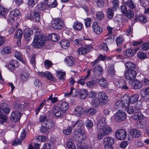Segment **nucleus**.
<instances>
[{"instance_id": "3c124183", "label": "nucleus", "mask_w": 149, "mask_h": 149, "mask_svg": "<svg viewBox=\"0 0 149 149\" xmlns=\"http://www.w3.org/2000/svg\"><path fill=\"white\" fill-rule=\"evenodd\" d=\"M65 75V72H63L61 70L58 71L57 73V76L60 79H61L62 80L64 79V77Z\"/></svg>"}, {"instance_id": "6e6552de", "label": "nucleus", "mask_w": 149, "mask_h": 149, "mask_svg": "<svg viewBox=\"0 0 149 149\" xmlns=\"http://www.w3.org/2000/svg\"><path fill=\"white\" fill-rule=\"evenodd\" d=\"M123 97L126 101V104L128 106L130 104H134L138 100L139 96L138 95L135 94L128 97L126 95H124Z\"/></svg>"}, {"instance_id": "052dcab7", "label": "nucleus", "mask_w": 149, "mask_h": 149, "mask_svg": "<svg viewBox=\"0 0 149 149\" xmlns=\"http://www.w3.org/2000/svg\"><path fill=\"white\" fill-rule=\"evenodd\" d=\"M137 55L138 57L141 59H144L147 57L146 54L142 51L139 52Z\"/></svg>"}, {"instance_id": "13d9d810", "label": "nucleus", "mask_w": 149, "mask_h": 149, "mask_svg": "<svg viewBox=\"0 0 149 149\" xmlns=\"http://www.w3.org/2000/svg\"><path fill=\"white\" fill-rule=\"evenodd\" d=\"M74 43L77 46L81 45L84 44V40L80 38L75 39L74 41Z\"/></svg>"}, {"instance_id": "20e7f679", "label": "nucleus", "mask_w": 149, "mask_h": 149, "mask_svg": "<svg viewBox=\"0 0 149 149\" xmlns=\"http://www.w3.org/2000/svg\"><path fill=\"white\" fill-rule=\"evenodd\" d=\"M54 125L53 121L48 119L45 123H43L40 129V131L42 133H45L49 129L52 128Z\"/></svg>"}, {"instance_id": "412c9836", "label": "nucleus", "mask_w": 149, "mask_h": 149, "mask_svg": "<svg viewBox=\"0 0 149 149\" xmlns=\"http://www.w3.org/2000/svg\"><path fill=\"white\" fill-rule=\"evenodd\" d=\"M103 142L105 146H111L114 143V140L111 137H107L103 139Z\"/></svg>"}, {"instance_id": "de8ad7c7", "label": "nucleus", "mask_w": 149, "mask_h": 149, "mask_svg": "<svg viewBox=\"0 0 149 149\" xmlns=\"http://www.w3.org/2000/svg\"><path fill=\"white\" fill-rule=\"evenodd\" d=\"M124 14L127 17L130 19L132 18L134 16V13L131 10H127L126 13Z\"/></svg>"}, {"instance_id": "cd10ccee", "label": "nucleus", "mask_w": 149, "mask_h": 149, "mask_svg": "<svg viewBox=\"0 0 149 149\" xmlns=\"http://www.w3.org/2000/svg\"><path fill=\"white\" fill-rule=\"evenodd\" d=\"M133 84L131 85L134 89H139L142 87V84L137 79L134 80L133 81Z\"/></svg>"}, {"instance_id": "79ce46f5", "label": "nucleus", "mask_w": 149, "mask_h": 149, "mask_svg": "<svg viewBox=\"0 0 149 149\" xmlns=\"http://www.w3.org/2000/svg\"><path fill=\"white\" fill-rule=\"evenodd\" d=\"M114 15L113 11L111 8H109L107 11V16L109 19L113 18Z\"/></svg>"}, {"instance_id": "6ab92c4d", "label": "nucleus", "mask_w": 149, "mask_h": 149, "mask_svg": "<svg viewBox=\"0 0 149 149\" xmlns=\"http://www.w3.org/2000/svg\"><path fill=\"white\" fill-rule=\"evenodd\" d=\"M92 27L94 32L98 35H100L102 31V29L98 25L96 22H94Z\"/></svg>"}, {"instance_id": "aec40b11", "label": "nucleus", "mask_w": 149, "mask_h": 149, "mask_svg": "<svg viewBox=\"0 0 149 149\" xmlns=\"http://www.w3.org/2000/svg\"><path fill=\"white\" fill-rule=\"evenodd\" d=\"M141 97L144 100H147L149 98V87L143 89L141 92Z\"/></svg>"}, {"instance_id": "f8f14e48", "label": "nucleus", "mask_w": 149, "mask_h": 149, "mask_svg": "<svg viewBox=\"0 0 149 149\" xmlns=\"http://www.w3.org/2000/svg\"><path fill=\"white\" fill-rule=\"evenodd\" d=\"M127 134V132L124 130L120 129L116 132L115 136L117 139L123 140L125 138Z\"/></svg>"}, {"instance_id": "f3484780", "label": "nucleus", "mask_w": 149, "mask_h": 149, "mask_svg": "<svg viewBox=\"0 0 149 149\" xmlns=\"http://www.w3.org/2000/svg\"><path fill=\"white\" fill-rule=\"evenodd\" d=\"M7 104L5 103L1 104L0 106V113L1 114L3 112L6 114H8L10 111V109L7 107Z\"/></svg>"}, {"instance_id": "423d86ee", "label": "nucleus", "mask_w": 149, "mask_h": 149, "mask_svg": "<svg viewBox=\"0 0 149 149\" xmlns=\"http://www.w3.org/2000/svg\"><path fill=\"white\" fill-rule=\"evenodd\" d=\"M52 26L55 29H60L64 26V23L63 20L60 18H56L52 22Z\"/></svg>"}, {"instance_id": "0eeeda50", "label": "nucleus", "mask_w": 149, "mask_h": 149, "mask_svg": "<svg viewBox=\"0 0 149 149\" xmlns=\"http://www.w3.org/2000/svg\"><path fill=\"white\" fill-rule=\"evenodd\" d=\"M27 17L28 19L35 22H39L40 19L39 13L37 11L35 10H33L31 12L28 13L27 14Z\"/></svg>"}, {"instance_id": "f704fd0d", "label": "nucleus", "mask_w": 149, "mask_h": 149, "mask_svg": "<svg viewBox=\"0 0 149 149\" xmlns=\"http://www.w3.org/2000/svg\"><path fill=\"white\" fill-rule=\"evenodd\" d=\"M98 83L101 86L104 88H106L107 86V83L106 79L104 77L98 79Z\"/></svg>"}, {"instance_id": "7c9ffc66", "label": "nucleus", "mask_w": 149, "mask_h": 149, "mask_svg": "<svg viewBox=\"0 0 149 149\" xmlns=\"http://www.w3.org/2000/svg\"><path fill=\"white\" fill-rule=\"evenodd\" d=\"M79 98L81 100L86 98L88 95V91L85 89H81L79 91Z\"/></svg>"}, {"instance_id": "f03ea898", "label": "nucleus", "mask_w": 149, "mask_h": 149, "mask_svg": "<svg viewBox=\"0 0 149 149\" xmlns=\"http://www.w3.org/2000/svg\"><path fill=\"white\" fill-rule=\"evenodd\" d=\"M137 75L136 72L134 70H127L125 73V77L127 79L129 80V84L130 85L133 84V81L136 78Z\"/></svg>"}, {"instance_id": "9b49d317", "label": "nucleus", "mask_w": 149, "mask_h": 149, "mask_svg": "<svg viewBox=\"0 0 149 149\" xmlns=\"http://www.w3.org/2000/svg\"><path fill=\"white\" fill-rule=\"evenodd\" d=\"M53 113L56 117L61 118L63 116L65 112L59 107L54 106L53 107Z\"/></svg>"}, {"instance_id": "c756f323", "label": "nucleus", "mask_w": 149, "mask_h": 149, "mask_svg": "<svg viewBox=\"0 0 149 149\" xmlns=\"http://www.w3.org/2000/svg\"><path fill=\"white\" fill-rule=\"evenodd\" d=\"M45 2L47 5L50 8L55 7L57 5L56 0H45Z\"/></svg>"}, {"instance_id": "473e14b6", "label": "nucleus", "mask_w": 149, "mask_h": 149, "mask_svg": "<svg viewBox=\"0 0 149 149\" xmlns=\"http://www.w3.org/2000/svg\"><path fill=\"white\" fill-rule=\"evenodd\" d=\"M96 110L95 109L91 108L86 109L84 113L89 116H93L96 113Z\"/></svg>"}, {"instance_id": "bb28decb", "label": "nucleus", "mask_w": 149, "mask_h": 149, "mask_svg": "<svg viewBox=\"0 0 149 149\" xmlns=\"http://www.w3.org/2000/svg\"><path fill=\"white\" fill-rule=\"evenodd\" d=\"M84 112L83 108L81 106H78L74 109V114L76 116H80Z\"/></svg>"}, {"instance_id": "b1692460", "label": "nucleus", "mask_w": 149, "mask_h": 149, "mask_svg": "<svg viewBox=\"0 0 149 149\" xmlns=\"http://www.w3.org/2000/svg\"><path fill=\"white\" fill-rule=\"evenodd\" d=\"M30 76V74L28 71L25 70L23 71L21 76V80L23 81H26L29 78Z\"/></svg>"}, {"instance_id": "a211bd4d", "label": "nucleus", "mask_w": 149, "mask_h": 149, "mask_svg": "<svg viewBox=\"0 0 149 149\" xmlns=\"http://www.w3.org/2000/svg\"><path fill=\"white\" fill-rule=\"evenodd\" d=\"M93 70L94 74L97 76L101 75L103 72L102 68L101 66L99 65H96Z\"/></svg>"}, {"instance_id": "680f3d73", "label": "nucleus", "mask_w": 149, "mask_h": 149, "mask_svg": "<svg viewBox=\"0 0 149 149\" xmlns=\"http://www.w3.org/2000/svg\"><path fill=\"white\" fill-rule=\"evenodd\" d=\"M93 124L92 121L91 120L88 119L86 121V127L88 129H91L92 128Z\"/></svg>"}, {"instance_id": "a878e982", "label": "nucleus", "mask_w": 149, "mask_h": 149, "mask_svg": "<svg viewBox=\"0 0 149 149\" xmlns=\"http://www.w3.org/2000/svg\"><path fill=\"white\" fill-rule=\"evenodd\" d=\"M98 131H101L103 134L107 135L111 133L112 130L110 127L105 125L102 128L101 130Z\"/></svg>"}, {"instance_id": "09e8293b", "label": "nucleus", "mask_w": 149, "mask_h": 149, "mask_svg": "<svg viewBox=\"0 0 149 149\" xmlns=\"http://www.w3.org/2000/svg\"><path fill=\"white\" fill-rule=\"evenodd\" d=\"M91 70H89L87 71L86 76L83 79H81L79 80L78 83L82 85H84L85 84V79L90 74Z\"/></svg>"}, {"instance_id": "49530a36", "label": "nucleus", "mask_w": 149, "mask_h": 149, "mask_svg": "<svg viewBox=\"0 0 149 149\" xmlns=\"http://www.w3.org/2000/svg\"><path fill=\"white\" fill-rule=\"evenodd\" d=\"M124 40L122 36H119L116 38V44L118 46L121 45L123 43Z\"/></svg>"}, {"instance_id": "69168bd1", "label": "nucleus", "mask_w": 149, "mask_h": 149, "mask_svg": "<svg viewBox=\"0 0 149 149\" xmlns=\"http://www.w3.org/2000/svg\"><path fill=\"white\" fill-rule=\"evenodd\" d=\"M37 8L41 10H44L46 8L45 4L42 2H39L37 6Z\"/></svg>"}, {"instance_id": "ddd939ff", "label": "nucleus", "mask_w": 149, "mask_h": 149, "mask_svg": "<svg viewBox=\"0 0 149 149\" xmlns=\"http://www.w3.org/2000/svg\"><path fill=\"white\" fill-rule=\"evenodd\" d=\"M32 31L29 28H25L24 30L23 33L24 38L26 41L29 42L32 39L33 34Z\"/></svg>"}, {"instance_id": "dca6fc26", "label": "nucleus", "mask_w": 149, "mask_h": 149, "mask_svg": "<svg viewBox=\"0 0 149 149\" xmlns=\"http://www.w3.org/2000/svg\"><path fill=\"white\" fill-rule=\"evenodd\" d=\"M106 125L105 119L104 117H101L98 120L97 123V129L98 131L101 130L102 128Z\"/></svg>"}, {"instance_id": "2eb2a0df", "label": "nucleus", "mask_w": 149, "mask_h": 149, "mask_svg": "<svg viewBox=\"0 0 149 149\" xmlns=\"http://www.w3.org/2000/svg\"><path fill=\"white\" fill-rule=\"evenodd\" d=\"M21 116V114L19 112L15 111L11 113L10 116V118L12 121L15 122L20 120Z\"/></svg>"}, {"instance_id": "c03bdc74", "label": "nucleus", "mask_w": 149, "mask_h": 149, "mask_svg": "<svg viewBox=\"0 0 149 149\" xmlns=\"http://www.w3.org/2000/svg\"><path fill=\"white\" fill-rule=\"evenodd\" d=\"M119 86H118L120 88L125 89H127L128 88L126 85L127 84L126 82L124 80H122L119 81L118 83Z\"/></svg>"}, {"instance_id": "6e6d98bb", "label": "nucleus", "mask_w": 149, "mask_h": 149, "mask_svg": "<svg viewBox=\"0 0 149 149\" xmlns=\"http://www.w3.org/2000/svg\"><path fill=\"white\" fill-rule=\"evenodd\" d=\"M48 120V119L47 118L46 116L45 115H43L40 116L39 118V121L40 123H41V124L42 125V124L43 123H45Z\"/></svg>"}, {"instance_id": "4468645a", "label": "nucleus", "mask_w": 149, "mask_h": 149, "mask_svg": "<svg viewBox=\"0 0 149 149\" xmlns=\"http://www.w3.org/2000/svg\"><path fill=\"white\" fill-rule=\"evenodd\" d=\"M93 48L91 45H86L84 47L79 48L78 50V52L79 55H82L89 52Z\"/></svg>"}, {"instance_id": "72a5a7b5", "label": "nucleus", "mask_w": 149, "mask_h": 149, "mask_svg": "<svg viewBox=\"0 0 149 149\" xmlns=\"http://www.w3.org/2000/svg\"><path fill=\"white\" fill-rule=\"evenodd\" d=\"M19 66V64L17 60L11 61L8 65V68L12 69L13 68H17Z\"/></svg>"}, {"instance_id": "ea45409f", "label": "nucleus", "mask_w": 149, "mask_h": 149, "mask_svg": "<svg viewBox=\"0 0 149 149\" xmlns=\"http://www.w3.org/2000/svg\"><path fill=\"white\" fill-rule=\"evenodd\" d=\"M15 57L17 59L19 60L24 64L25 63V61L23 59L22 57L21 53L19 52H16L15 53Z\"/></svg>"}, {"instance_id": "393cba45", "label": "nucleus", "mask_w": 149, "mask_h": 149, "mask_svg": "<svg viewBox=\"0 0 149 149\" xmlns=\"http://www.w3.org/2000/svg\"><path fill=\"white\" fill-rule=\"evenodd\" d=\"M64 61L67 65L72 66L74 64V59L72 56H68L65 58Z\"/></svg>"}, {"instance_id": "8fccbe9b", "label": "nucleus", "mask_w": 149, "mask_h": 149, "mask_svg": "<svg viewBox=\"0 0 149 149\" xmlns=\"http://www.w3.org/2000/svg\"><path fill=\"white\" fill-rule=\"evenodd\" d=\"M97 93L95 92L94 91H91L89 92L88 94V97L91 100L96 99Z\"/></svg>"}, {"instance_id": "c85d7f7f", "label": "nucleus", "mask_w": 149, "mask_h": 149, "mask_svg": "<svg viewBox=\"0 0 149 149\" xmlns=\"http://www.w3.org/2000/svg\"><path fill=\"white\" fill-rule=\"evenodd\" d=\"M130 134L133 137L138 138L140 136L141 133L139 130L136 129H133L130 130Z\"/></svg>"}, {"instance_id": "774afa93", "label": "nucleus", "mask_w": 149, "mask_h": 149, "mask_svg": "<svg viewBox=\"0 0 149 149\" xmlns=\"http://www.w3.org/2000/svg\"><path fill=\"white\" fill-rule=\"evenodd\" d=\"M96 17L98 20H101L104 17V14L103 12L100 11L97 13L96 14Z\"/></svg>"}, {"instance_id": "603ef678", "label": "nucleus", "mask_w": 149, "mask_h": 149, "mask_svg": "<svg viewBox=\"0 0 149 149\" xmlns=\"http://www.w3.org/2000/svg\"><path fill=\"white\" fill-rule=\"evenodd\" d=\"M141 49L144 51H147L149 49V42L143 43L141 45Z\"/></svg>"}, {"instance_id": "4c0bfd02", "label": "nucleus", "mask_w": 149, "mask_h": 149, "mask_svg": "<svg viewBox=\"0 0 149 149\" xmlns=\"http://www.w3.org/2000/svg\"><path fill=\"white\" fill-rule=\"evenodd\" d=\"M83 24L79 22H75L73 25V28L75 30H79L82 28Z\"/></svg>"}, {"instance_id": "a19ab883", "label": "nucleus", "mask_w": 149, "mask_h": 149, "mask_svg": "<svg viewBox=\"0 0 149 149\" xmlns=\"http://www.w3.org/2000/svg\"><path fill=\"white\" fill-rule=\"evenodd\" d=\"M91 104L92 106L95 107H98L100 104L98 99L97 98L96 99L91 100Z\"/></svg>"}, {"instance_id": "bf43d9fd", "label": "nucleus", "mask_w": 149, "mask_h": 149, "mask_svg": "<svg viewBox=\"0 0 149 149\" xmlns=\"http://www.w3.org/2000/svg\"><path fill=\"white\" fill-rule=\"evenodd\" d=\"M66 145L68 149H76L75 145L71 141L66 142Z\"/></svg>"}, {"instance_id": "2f4dec72", "label": "nucleus", "mask_w": 149, "mask_h": 149, "mask_svg": "<svg viewBox=\"0 0 149 149\" xmlns=\"http://www.w3.org/2000/svg\"><path fill=\"white\" fill-rule=\"evenodd\" d=\"M132 117L133 119L138 120L142 119L143 118V116L141 112H135L134 114L132 116Z\"/></svg>"}, {"instance_id": "7ed1b4c3", "label": "nucleus", "mask_w": 149, "mask_h": 149, "mask_svg": "<svg viewBox=\"0 0 149 149\" xmlns=\"http://www.w3.org/2000/svg\"><path fill=\"white\" fill-rule=\"evenodd\" d=\"M84 134V130L83 129H78L74 131L73 138L75 141L81 142L85 139V137H83Z\"/></svg>"}, {"instance_id": "0e129e2a", "label": "nucleus", "mask_w": 149, "mask_h": 149, "mask_svg": "<svg viewBox=\"0 0 149 149\" xmlns=\"http://www.w3.org/2000/svg\"><path fill=\"white\" fill-rule=\"evenodd\" d=\"M108 72L111 74L114 75L115 73L114 66L113 65H111L107 69Z\"/></svg>"}, {"instance_id": "9d476101", "label": "nucleus", "mask_w": 149, "mask_h": 149, "mask_svg": "<svg viewBox=\"0 0 149 149\" xmlns=\"http://www.w3.org/2000/svg\"><path fill=\"white\" fill-rule=\"evenodd\" d=\"M123 95L121 97V100H118L116 101L114 105V108L116 109H120L123 108L126 105V101L125 100Z\"/></svg>"}, {"instance_id": "338daca9", "label": "nucleus", "mask_w": 149, "mask_h": 149, "mask_svg": "<svg viewBox=\"0 0 149 149\" xmlns=\"http://www.w3.org/2000/svg\"><path fill=\"white\" fill-rule=\"evenodd\" d=\"M100 49L106 51H107L109 50L108 46L104 42H102L100 46Z\"/></svg>"}, {"instance_id": "c9c22d12", "label": "nucleus", "mask_w": 149, "mask_h": 149, "mask_svg": "<svg viewBox=\"0 0 149 149\" xmlns=\"http://www.w3.org/2000/svg\"><path fill=\"white\" fill-rule=\"evenodd\" d=\"M125 66L126 68L130 70H134L136 67V65L131 62H128L125 63Z\"/></svg>"}, {"instance_id": "58836bf2", "label": "nucleus", "mask_w": 149, "mask_h": 149, "mask_svg": "<svg viewBox=\"0 0 149 149\" xmlns=\"http://www.w3.org/2000/svg\"><path fill=\"white\" fill-rule=\"evenodd\" d=\"M59 107L65 112L69 108L68 104L66 102H63L61 103Z\"/></svg>"}, {"instance_id": "39448f33", "label": "nucleus", "mask_w": 149, "mask_h": 149, "mask_svg": "<svg viewBox=\"0 0 149 149\" xmlns=\"http://www.w3.org/2000/svg\"><path fill=\"white\" fill-rule=\"evenodd\" d=\"M126 117V113L123 111H118L113 115V118L115 121L118 122L125 120Z\"/></svg>"}, {"instance_id": "37998d69", "label": "nucleus", "mask_w": 149, "mask_h": 149, "mask_svg": "<svg viewBox=\"0 0 149 149\" xmlns=\"http://www.w3.org/2000/svg\"><path fill=\"white\" fill-rule=\"evenodd\" d=\"M125 110L129 114H131L134 112V109L132 106L126 105Z\"/></svg>"}, {"instance_id": "5701e85b", "label": "nucleus", "mask_w": 149, "mask_h": 149, "mask_svg": "<svg viewBox=\"0 0 149 149\" xmlns=\"http://www.w3.org/2000/svg\"><path fill=\"white\" fill-rule=\"evenodd\" d=\"M122 2L131 9H134L136 7V5L132 0H123Z\"/></svg>"}, {"instance_id": "e2e57ef3", "label": "nucleus", "mask_w": 149, "mask_h": 149, "mask_svg": "<svg viewBox=\"0 0 149 149\" xmlns=\"http://www.w3.org/2000/svg\"><path fill=\"white\" fill-rule=\"evenodd\" d=\"M135 109V112H137L142 109V106L141 102H137L136 104L134 107Z\"/></svg>"}, {"instance_id": "1a4fd4ad", "label": "nucleus", "mask_w": 149, "mask_h": 149, "mask_svg": "<svg viewBox=\"0 0 149 149\" xmlns=\"http://www.w3.org/2000/svg\"><path fill=\"white\" fill-rule=\"evenodd\" d=\"M98 99L100 104L104 105L108 102L109 99L106 94L104 91H101L98 94Z\"/></svg>"}, {"instance_id": "f257e3e1", "label": "nucleus", "mask_w": 149, "mask_h": 149, "mask_svg": "<svg viewBox=\"0 0 149 149\" xmlns=\"http://www.w3.org/2000/svg\"><path fill=\"white\" fill-rule=\"evenodd\" d=\"M34 37L32 42V46L36 48H40L44 46L46 41L45 37L42 36L39 31L35 30L34 34Z\"/></svg>"}, {"instance_id": "4d7b16f0", "label": "nucleus", "mask_w": 149, "mask_h": 149, "mask_svg": "<svg viewBox=\"0 0 149 149\" xmlns=\"http://www.w3.org/2000/svg\"><path fill=\"white\" fill-rule=\"evenodd\" d=\"M23 34V31L21 29H18L15 33V37L16 38H21Z\"/></svg>"}, {"instance_id": "5fc2aeb1", "label": "nucleus", "mask_w": 149, "mask_h": 149, "mask_svg": "<svg viewBox=\"0 0 149 149\" xmlns=\"http://www.w3.org/2000/svg\"><path fill=\"white\" fill-rule=\"evenodd\" d=\"M72 129L71 127L69 126L66 129L63 130V133L64 134L67 135H69L71 133Z\"/></svg>"}, {"instance_id": "864d4df0", "label": "nucleus", "mask_w": 149, "mask_h": 149, "mask_svg": "<svg viewBox=\"0 0 149 149\" xmlns=\"http://www.w3.org/2000/svg\"><path fill=\"white\" fill-rule=\"evenodd\" d=\"M84 121L82 120L79 119L77 122H76L74 125H73V127H82Z\"/></svg>"}, {"instance_id": "4be33fe9", "label": "nucleus", "mask_w": 149, "mask_h": 149, "mask_svg": "<svg viewBox=\"0 0 149 149\" xmlns=\"http://www.w3.org/2000/svg\"><path fill=\"white\" fill-rule=\"evenodd\" d=\"M38 75L42 77H46L51 81H53L54 79L52 74L48 71H46L44 72H39Z\"/></svg>"}, {"instance_id": "a18cd8bd", "label": "nucleus", "mask_w": 149, "mask_h": 149, "mask_svg": "<svg viewBox=\"0 0 149 149\" xmlns=\"http://www.w3.org/2000/svg\"><path fill=\"white\" fill-rule=\"evenodd\" d=\"M79 93V91L78 90L74 89L72 87L71 88L70 93H72V96L75 97L78 95Z\"/></svg>"}, {"instance_id": "e433bc0d", "label": "nucleus", "mask_w": 149, "mask_h": 149, "mask_svg": "<svg viewBox=\"0 0 149 149\" xmlns=\"http://www.w3.org/2000/svg\"><path fill=\"white\" fill-rule=\"evenodd\" d=\"M60 45L63 48L66 49L68 47L70 43L68 41L63 39L60 41Z\"/></svg>"}]
</instances>
